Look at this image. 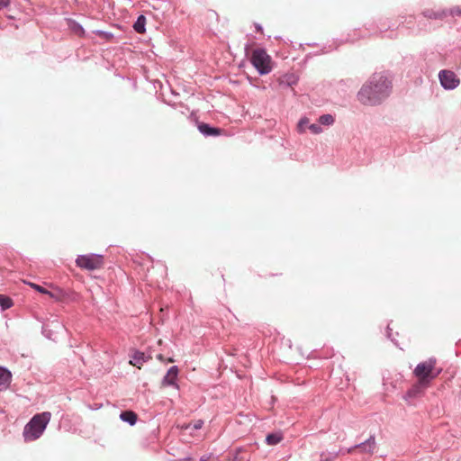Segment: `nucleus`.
Masks as SVG:
<instances>
[{
    "label": "nucleus",
    "mask_w": 461,
    "mask_h": 461,
    "mask_svg": "<svg viewBox=\"0 0 461 461\" xmlns=\"http://www.w3.org/2000/svg\"><path fill=\"white\" fill-rule=\"evenodd\" d=\"M392 81L385 72L374 73L368 82L360 88L357 99L365 105H378L391 93Z\"/></svg>",
    "instance_id": "nucleus-1"
},
{
    "label": "nucleus",
    "mask_w": 461,
    "mask_h": 461,
    "mask_svg": "<svg viewBox=\"0 0 461 461\" xmlns=\"http://www.w3.org/2000/svg\"><path fill=\"white\" fill-rule=\"evenodd\" d=\"M51 418L50 411H42L33 415L28 423L24 426L23 436L24 441H33L38 439L46 429Z\"/></svg>",
    "instance_id": "nucleus-2"
},
{
    "label": "nucleus",
    "mask_w": 461,
    "mask_h": 461,
    "mask_svg": "<svg viewBox=\"0 0 461 461\" xmlns=\"http://www.w3.org/2000/svg\"><path fill=\"white\" fill-rule=\"evenodd\" d=\"M435 365V357H429L426 361L420 362L416 366L413 371V375L418 378V380L425 382L429 384L431 381L434 380L441 373V369L434 371Z\"/></svg>",
    "instance_id": "nucleus-3"
},
{
    "label": "nucleus",
    "mask_w": 461,
    "mask_h": 461,
    "mask_svg": "<svg viewBox=\"0 0 461 461\" xmlns=\"http://www.w3.org/2000/svg\"><path fill=\"white\" fill-rule=\"evenodd\" d=\"M271 57L266 49L258 48L252 52L250 62L260 76L267 75L272 71Z\"/></svg>",
    "instance_id": "nucleus-4"
},
{
    "label": "nucleus",
    "mask_w": 461,
    "mask_h": 461,
    "mask_svg": "<svg viewBox=\"0 0 461 461\" xmlns=\"http://www.w3.org/2000/svg\"><path fill=\"white\" fill-rule=\"evenodd\" d=\"M104 264V256L102 254H84L78 255L76 259V265L89 271L100 268Z\"/></svg>",
    "instance_id": "nucleus-5"
},
{
    "label": "nucleus",
    "mask_w": 461,
    "mask_h": 461,
    "mask_svg": "<svg viewBox=\"0 0 461 461\" xmlns=\"http://www.w3.org/2000/svg\"><path fill=\"white\" fill-rule=\"evenodd\" d=\"M438 80L441 87L447 91L456 89L460 84V79L456 73L448 69H442L438 72Z\"/></svg>",
    "instance_id": "nucleus-6"
},
{
    "label": "nucleus",
    "mask_w": 461,
    "mask_h": 461,
    "mask_svg": "<svg viewBox=\"0 0 461 461\" xmlns=\"http://www.w3.org/2000/svg\"><path fill=\"white\" fill-rule=\"evenodd\" d=\"M65 330L64 325L58 319L43 323L41 334L48 339L57 341V333Z\"/></svg>",
    "instance_id": "nucleus-7"
},
{
    "label": "nucleus",
    "mask_w": 461,
    "mask_h": 461,
    "mask_svg": "<svg viewBox=\"0 0 461 461\" xmlns=\"http://www.w3.org/2000/svg\"><path fill=\"white\" fill-rule=\"evenodd\" d=\"M356 39L351 38L349 34L345 39H333L332 43L323 45L320 51L307 54L305 59H310L312 56L330 53L332 50H338V48L344 43H354Z\"/></svg>",
    "instance_id": "nucleus-8"
},
{
    "label": "nucleus",
    "mask_w": 461,
    "mask_h": 461,
    "mask_svg": "<svg viewBox=\"0 0 461 461\" xmlns=\"http://www.w3.org/2000/svg\"><path fill=\"white\" fill-rule=\"evenodd\" d=\"M48 295L54 299L57 302H73L77 299V294L70 289H63L60 287H54L52 290H50Z\"/></svg>",
    "instance_id": "nucleus-9"
},
{
    "label": "nucleus",
    "mask_w": 461,
    "mask_h": 461,
    "mask_svg": "<svg viewBox=\"0 0 461 461\" xmlns=\"http://www.w3.org/2000/svg\"><path fill=\"white\" fill-rule=\"evenodd\" d=\"M179 374V368L177 366H170L164 377L162 378L161 384L162 386H171L176 389H179V385L177 384V377Z\"/></svg>",
    "instance_id": "nucleus-10"
},
{
    "label": "nucleus",
    "mask_w": 461,
    "mask_h": 461,
    "mask_svg": "<svg viewBox=\"0 0 461 461\" xmlns=\"http://www.w3.org/2000/svg\"><path fill=\"white\" fill-rule=\"evenodd\" d=\"M402 23H403V21L397 22V21H393L388 18H385V19L381 18L375 24V27L377 29V32L381 35L386 36L385 33L388 31H391L392 32H394L396 29H398L400 24H402Z\"/></svg>",
    "instance_id": "nucleus-11"
},
{
    "label": "nucleus",
    "mask_w": 461,
    "mask_h": 461,
    "mask_svg": "<svg viewBox=\"0 0 461 461\" xmlns=\"http://www.w3.org/2000/svg\"><path fill=\"white\" fill-rule=\"evenodd\" d=\"M197 129L199 132L205 138L218 137L221 135L223 132V130L221 128L213 126L210 123L203 122H197Z\"/></svg>",
    "instance_id": "nucleus-12"
},
{
    "label": "nucleus",
    "mask_w": 461,
    "mask_h": 461,
    "mask_svg": "<svg viewBox=\"0 0 461 461\" xmlns=\"http://www.w3.org/2000/svg\"><path fill=\"white\" fill-rule=\"evenodd\" d=\"M429 385V384L418 380V382L405 393L403 396L404 400L410 401L411 399L420 397Z\"/></svg>",
    "instance_id": "nucleus-13"
},
{
    "label": "nucleus",
    "mask_w": 461,
    "mask_h": 461,
    "mask_svg": "<svg viewBox=\"0 0 461 461\" xmlns=\"http://www.w3.org/2000/svg\"><path fill=\"white\" fill-rule=\"evenodd\" d=\"M151 357L149 355H146L144 352L135 349L130 359V364L137 368H140L141 366L148 362Z\"/></svg>",
    "instance_id": "nucleus-14"
},
{
    "label": "nucleus",
    "mask_w": 461,
    "mask_h": 461,
    "mask_svg": "<svg viewBox=\"0 0 461 461\" xmlns=\"http://www.w3.org/2000/svg\"><path fill=\"white\" fill-rule=\"evenodd\" d=\"M375 446V435H370L365 441L356 444L351 448H348V452H350L352 448H360L363 452L372 454L374 452Z\"/></svg>",
    "instance_id": "nucleus-15"
},
{
    "label": "nucleus",
    "mask_w": 461,
    "mask_h": 461,
    "mask_svg": "<svg viewBox=\"0 0 461 461\" xmlns=\"http://www.w3.org/2000/svg\"><path fill=\"white\" fill-rule=\"evenodd\" d=\"M65 21L68 30L71 32H73L80 38H85L86 36V30L84 29L83 25L79 23L77 21L72 18H66Z\"/></svg>",
    "instance_id": "nucleus-16"
},
{
    "label": "nucleus",
    "mask_w": 461,
    "mask_h": 461,
    "mask_svg": "<svg viewBox=\"0 0 461 461\" xmlns=\"http://www.w3.org/2000/svg\"><path fill=\"white\" fill-rule=\"evenodd\" d=\"M422 15L428 19L443 21L447 17V9H426Z\"/></svg>",
    "instance_id": "nucleus-17"
},
{
    "label": "nucleus",
    "mask_w": 461,
    "mask_h": 461,
    "mask_svg": "<svg viewBox=\"0 0 461 461\" xmlns=\"http://www.w3.org/2000/svg\"><path fill=\"white\" fill-rule=\"evenodd\" d=\"M12 381L11 371L3 366H0V392L5 391Z\"/></svg>",
    "instance_id": "nucleus-18"
},
{
    "label": "nucleus",
    "mask_w": 461,
    "mask_h": 461,
    "mask_svg": "<svg viewBox=\"0 0 461 461\" xmlns=\"http://www.w3.org/2000/svg\"><path fill=\"white\" fill-rule=\"evenodd\" d=\"M120 420L130 426H134L138 421V415L133 411L126 410L120 413Z\"/></svg>",
    "instance_id": "nucleus-19"
},
{
    "label": "nucleus",
    "mask_w": 461,
    "mask_h": 461,
    "mask_svg": "<svg viewBox=\"0 0 461 461\" xmlns=\"http://www.w3.org/2000/svg\"><path fill=\"white\" fill-rule=\"evenodd\" d=\"M299 81V76L294 73H286L280 77V85L285 86H295Z\"/></svg>",
    "instance_id": "nucleus-20"
},
{
    "label": "nucleus",
    "mask_w": 461,
    "mask_h": 461,
    "mask_svg": "<svg viewBox=\"0 0 461 461\" xmlns=\"http://www.w3.org/2000/svg\"><path fill=\"white\" fill-rule=\"evenodd\" d=\"M283 433L281 431L270 432L266 436V443L268 446H275L283 440Z\"/></svg>",
    "instance_id": "nucleus-21"
},
{
    "label": "nucleus",
    "mask_w": 461,
    "mask_h": 461,
    "mask_svg": "<svg viewBox=\"0 0 461 461\" xmlns=\"http://www.w3.org/2000/svg\"><path fill=\"white\" fill-rule=\"evenodd\" d=\"M146 16L144 14H140L133 23V30L137 33H144L146 32Z\"/></svg>",
    "instance_id": "nucleus-22"
},
{
    "label": "nucleus",
    "mask_w": 461,
    "mask_h": 461,
    "mask_svg": "<svg viewBox=\"0 0 461 461\" xmlns=\"http://www.w3.org/2000/svg\"><path fill=\"white\" fill-rule=\"evenodd\" d=\"M14 305V302L11 297L0 294V308L1 311H5L10 309Z\"/></svg>",
    "instance_id": "nucleus-23"
},
{
    "label": "nucleus",
    "mask_w": 461,
    "mask_h": 461,
    "mask_svg": "<svg viewBox=\"0 0 461 461\" xmlns=\"http://www.w3.org/2000/svg\"><path fill=\"white\" fill-rule=\"evenodd\" d=\"M339 453V451H335V450L323 451L320 455V461H332L338 456Z\"/></svg>",
    "instance_id": "nucleus-24"
},
{
    "label": "nucleus",
    "mask_w": 461,
    "mask_h": 461,
    "mask_svg": "<svg viewBox=\"0 0 461 461\" xmlns=\"http://www.w3.org/2000/svg\"><path fill=\"white\" fill-rule=\"evenodd\" d=\"M318 122L321 125L330 126L334 123L335 118L333 115H331L330 113H325L319 117Z\"/></svg>",
    "instance_id": "nucleus-25"
},
{
    "label": "nucleus",
    "mask_w": 461,
    "mask_h": 461,
    "mask_svg": "<svg viewBox=\"0 0 461 461\" xmlns=\"http://www.w3.org/2000/svg\"><path fill=\"white\" fill-rule=\"evenodd\" d=\"M93 33L97 35V36H100L102 37L103 39H104L106 41H110L113 39L114 35L113 32H107V31H104V30H94L93 31Z\"/></svg>",
    "instance_id": "nucleus-26"
},
{
    "label": "nucleus",
    "mask_w": 461,
    "mask_h": 461,
    "mask_svg": "<svg viewBox=\"0 0 461 461\" xmlns=\"http://www.w3.org/2000/svg\"><path fill=\"white\" fill-rule=\"evenodd\" d=\"M25 284H27L28 285H30L33 290L39 292L40 294H47L48 295V293L50 290L46 289L45 287L38 285V284H35V283H32V282H25Z\"/></svg>",
    "instance_id": "nucleus-27"
},
{
    "label": "nucleus",
    "mask_w": 461,
    "mask_h": 461,
    "mask_svg": "<svg viewBox=\"0 0 461 461\" xmlns=\"http://www.w3.org/2000/svg\"><path fill=\"white\" fill-rule=\"evenodd\" d=\"M385 336L388 339H390L396 347H398V341L395 338L393 337V330L392 329L390 328L389 325H387L386 327V330H385Z\"/></svg>",
    "instance_id": "nucleus-28"
},
{
    "label": "nucleus",
    "mask_w": 461,
    "mask_h": 461,
    "mask_svg": "<svg viewBox=\"0 0 461 461\" xmlns=\"http://www.w3.org/2000/svg\"><path fill=\"white\" fill-rule=\"evenodd\" d=\"M461 16V7L455 6L453 8L447 9V16Z\"/></svg>",
    "instance_id": "nucleus-29"
},
{
    "label": "nucleus",
    "mask_w": 461,
    "mask_h": 461,
    "mask_svg": "<svg viewBox=\"0 0 461 461\" xmlns=\"http://www.w3.org/2000/svg\"><path fill=\"white\" fill-rule=\"evenodd\" d=\"M309 129L314 134H319L322 131V128L320 123H312L309 125Z\"/></svg>",
    "instance_id": "nucleus-30"
},
{
    "label": "nucleus",
    "mask_w": 461,
    "mask_h": 461,
    "mask_svg": "<svg viewBox=\"0 0 461 461\" xmlns=\"http://www.w3.org/2000/svg\"><path fill=\"white\" fill-rule=\"evenodd\" d=\"M309 120L306 117H303L300 119L298 122V130L299 131H303L305 127L308 125Z\"/></svg>",
    "instance_id": "nucleus-31"
},
{
    "label": "nucleus",
    "mask_w": 461,
    "mask_h": 461,
    "mask_svg": "<svg viewBox=\"0 0 461 461\" xmlns=\"http://www.w3.org/2000/svg\"><path fill=\"white\" fill-rule=\"evenodd\" d=\"M203 425V420H196L193 423V429L194 430H198V429H202Z\"/></svg>",
    "instance_id": "nucleus-32"
},
{
    "label": "nucleus",
    "mask_w": 461,
    "mask_h": 461,
    "mask_svg": "<svg viewBox=\"0 0 461 461\" xmlns=\"http://www.w3.org/2000/svg\"><path fill=\"white\" fill-rule=\"evenodd\" d=\"M11 5L10 0H0V11L8 8Z\"/></svg>",
    "instance_id": "nucleus-33"
},
{
    "label": "nucleus",
    "mask_w": 461,
    "mask_h": 461,
    "mask_svg": "<svg viewBox=\"0 0 461 461\" xmlns=\"http://www.w3.org/2000/svg\"><path fill=\"white\" fill-rule=\"evenodd\" d=\"M374 27H375V25H373L372 23H366V24H365V28H366V30H368V31L373 30V29H374Z\"/></svg>",
    "instance_id": "nucleus-34"
},
{
    "label": "nucleus",
    "mask_w": 461,
    "mask_h": 461,
    "mask_svg": "<svg viewBox=\"0 0 461 461\" xmlns=\"http://www.w3.org/2000/svg\"><path fill=\"white\" fill-rule=\"evenodd\" d=\"M255 27H256V31H257V32H262V31H263V27H262V25H261V24H259V23H256V24H255Z\"/></svg>",
    "instance_id": "nucleus-35"
},
{
    "label": "nucleus",
    "mask_w": 461,
    "mask_h": 461,
    "mask_svg": "<svg viewBox=\"0 0 461 461\" xmlns=\"http://www.w3.org/2000/svg\"><path fill=\"white\" fill-rule=\"evenodd\" d=\"M200 461H208V457H206L205 456H202L200 457Z\"/></svg>",
    "instance_id": "nucleus-36"
},
{
    "label": "nucleus",
    "mask_w": 461,
    "mask_h": 461,
    "mask_svg": "<svg viewBox=\"0 0 461 461\" xmlns=\"http://www.w3.org/2000/svg\"><path fill=\"white\" fill-rule=\"evenodd\" d=\"M308 46H316L318 45V43L316 42H312V43H307Z\"/></svg>",
    "instance_id": "nucleus-37"
},
{
    "label": "nucleus",
    "mask_w": 461,
    "mask_h": 461,
    "mask_svg": "<svg viewBox=\"0 0 461 461\" xmlns=\"http://www.w3.org/2000/svg\"><path fill=\"white\" fill-rule=\"evenodd\" d=\"M181 461H192V458L191 457H185V458L182 459Z\"/></svg>",
    "instance_id": "nucleus-38"
}]
</instances>
